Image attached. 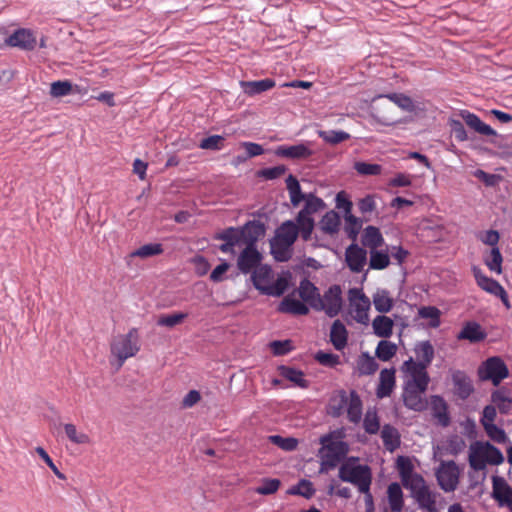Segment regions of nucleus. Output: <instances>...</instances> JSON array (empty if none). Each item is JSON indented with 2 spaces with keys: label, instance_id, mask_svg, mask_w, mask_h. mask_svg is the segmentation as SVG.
Returning a JSON list of instances; mask_svg holds the SVG:
<instances>
[{
  "label": "nucleus",
  "instance_id": "1",
  "mask_svg": "<svg viewBox=\"0 0 512 512\" xmlns=\"http://www.w3.org/2000/svg\"><path fill=\"white\" fill-rule=\"evenodd\" d=\"M265 226L257 220L248 221L242 227H229L215 235L216 240H222L219 250L225 254L235 255L237 246H256L258 240L264 236Z\"/></svg>",
  "mask_w": 512,
  "mask_h": 512
},
{
  "label": "nucleus",
  "instance_id": "2",
  "mask_svg": "<svg viewBox=\"0 0 512 512\" xmlns=\"http://www.w3.org/2000/svg\"><path fill=\"white\" fill-rule=\"evenodd\" d=\"M338 476L342 481L357 487L358 491L365 495L366 503L372 505V472L368 465L356 464L349 460L340 466Z\"/></svg>",
  "mask_w": 512,
  "mask_h": 512
},
{
  "label": "nucleus",
  "instance_id": "3",
  "mask_svg": "<svg viewBox=\"0 0 512 512\" xmlns=\"http://www.w3.org/2000/svg\"><path fill=\"white\" fill-rule=\"evenodd\" d=\"M298 237V226L288 220L283 222L276 230L271 240V250L278 261H286L290 257V248Z\"/></svg>",
  "mask_w": 512,
  "mask_h": 512
},
{
  "label": "nucleus",
  "instance_id": "4",
  "mask_svg": "<svg viewBox=\"0 0 512 512\" xmlns=\"http://www.w3.org/2000/svg\"><path fill=\"white\" fill-rule=\"evenodd\" d=\"M140 337L137 328H131L126 334H120L113 338L110 343L111 354L117 358L118 367L134 357L140 351Z\"/></svg>",
  "mask_w": 512,
  "mask_h": 512
},
{
  "label": "nucleus",
  "instance_id": "5",
  "mask_svg": "<svg viewBox=\"0 0 512 512\" xmlns=\"http://www.w3.org/2000/svg\"><path fill=\"white\" fill-rule=\"evenodd\" d=\"M323 447L320 450L321 468L320 472H327L334 469L348 452L347 444L340 440H334L332 436L326 435L321 438Z\"/></svg>",
  "mask_w": 512,
  "mask_h": 512
},
{
  "label": "nucleus",
  "instance_id": "6",
  "mask_svg": "<svg viewBox=\"0 0 512 512\" xmlns=\"http://www.w3.org/2000/svg\"><path fill=\"white\" fill-rule=\"evenodd\" d=\"M343 307L342 290L339 285H332L324 295L316 300L313 304V309L317 311H324L327 316H337Z\"/></svg>",
  "mask_w": 512,
  "mask_h": 512
},
{
  "label": "nucleus",
  "instance_id": "7",
  "mask_svg": "<svg viewBox=\"0 0 512 512\" xmlns=\"http://www.w3.org/2000/svg\"><path fill=\"white\" fill-rule=\"evenodd\" d=\"M371 116L382 125H392L397 121V111L387 95L375 96L370 104Z\"/></svg>",
  "mask_w": 512,
  "mask_h": 512
},
{
  "label": "nucleus",
  "instance_id": "8",
  "mask_svg": "<svg viewBox=\"0 0 512 512\" xmlns=\"http://www.w3.org/2000/svg\"><path fill=\"white\" fill-rule=\"evenodd\" d=\"M424 365L416 364L413 358L404 361L401 371L404 374V384L417 387L418 389H427L430 377Z\"/></svg>",
  "mask_w": 512,
  "mask_h": 512
},
{
  "label": "nucleus",
  "instance_id": "9",
  "mask_svg": "<svg viewBox=\"0 0 512 512\" xmlns=\"http://www.w3.org/2000/svg\"><path fill=\"white\" fill-rule=\"evenodd\" d=\"M348 299L351 307V315L353 319L363 325L369 323V311L371 308L370 299L361 289L352 288L348 292Z\"/></svg>",
  "mask_w": 512,
  "mask_h": 512
},
{
  "label": "nucleus",
  "instance_id": "10",
  "mask_svg": "<svg viewBox=\"0 0 512 512\" xmlns=\"http://www.w3.org/2000/svg\"><path fill=\"white\" fill-rule=\"evenodd\" d=\"M407 488L411 490L421 509L427 512H436V495L423 477H415Z\"/></svg>",
  "mask_w": 512,
  "mask_h": 512
},
{
  "label": "nucleus",
  "instance_id": "11",
  "mask_svg": "<svg viewBox=\"0 0 512 512\" xmlns=\"http://www.w3.org/2000/svg\"><path fill=\"white\" fill-rule=\"evenodd\" d=\"M481 380H490L497 386L509 375L508 368L500 357H490L478 369Z\"/></svg>",
  "mask_w": 512,
  "mask_h": 512
},
{
  "label": "nucleus",
  "instance_id": "12",
  "mask_svg": "<svg viewBox=\"0 0 512 512\" xmlns=\"http://www.w3.org/2000/svg\"><path fill=\"white\" fill-rule=\"evenodd\" d=\"M460 470L454 461H442L436 471L438 484L445 492H453L459 484Z\"/></svg>",
  "mask_w": 512,
  "mask_h": 512
},
{
  "label": "nucleus",
  "instance_id": "13",
  "mask_svg": "<svg viewBox=\"0 0 512 512\" xmlns=\"http://www.w3.org/2000/svg\"><path fill=\"white\" fill-rule=\"evenodd\" d=\"M491 495L499 507H506L510 512H512V487L503 477H492Z\"/></svg>",
  "mask_w": 512,
  "mask_h": 512
},
{
  "label": "nucleus",
  "instance_id": "14",
  "mask_svg": "<svg viewBox=\"0 0 512 512\" xmlns=\"http://www.w3.org/2000/svg\"><path fill=\"white\" fill-rule=\"evenodd\" d=\"M262 259L263 256L257 246H245L237 258V268L243 274L251 273L261 265Z\"/></svg>",
  "mask_w": 512,
  "mask_h": 512
},
{
  "label": "nucleus",
  "instance_id": "15",
  "mask_svg": "<svg viewBox=\"0 0 512 512\" xmlns=\"http://www.w3.org/2000/svg\"><path fill=\"white\" fill-rule=\"evenodd\" d=\"M427 389H418L414 386L403 384L402 398L404 405L414 411H422L425 409L427 402L424 394Z\"/></svg>",
  "mask_w": 512,
  "mask_h": 512
},
{
  "label": "nucleus",
  "instance_id": "16",
  "mask_svg": "<svg viewBox=\"0 0 512 512\" xmlns=\"http://www.w3.org/2000/svg\"><path fill=\"white\" fill-rule=\"evenodd\" d=\"M345 261L354 273H360L367 261V252L356 243L349 245L345 251Z\"/></svg>",
  "mask_w": 512,
  "mask_h": 512
},
{
  "label": "nucleus",
  "instance_id": "17",
  "mask_svg": "<svg viewBox=\"0 0 512 512\" xmlns=\"http://www.w3.org/2000/svg\"><path fill=\"white\" fill-rule=\"evenodd\" d=\"M6 43L11 47H18L23 50H33L36 46V38L28 29H18L8 36Z\"/></svg>",
  "mask_w": 512,
  "mask_h": 512
},
{
  "label": "nucleus",
  "instance_id": "18",
  "mask_svg": "<svg viewBox=\"0 0 512 512\" xmlns=\"http://www.w3.org/2000/svg\"><path fill=\"white\" fill-rule=\"evenodd\" d=\"M312 154V150L303 143L292 146L281 145L275 149L276 156L295 160L307 159Z\"/></svg>",
  "mask_w": 512,
  "mask_h": 512
},
{
  "label": "nucleus",
  "instance_id": "19",
  "mask_svg": "<svg viewBox=\"0 0 512 512\" xmlns=\"http://www.w3.org/2000/svg\"><path fill=\"white\" fill-rule=\"evenodd\" d=\"M395 369H383L379 375V383L376 389L378 398L383 399L389 397L396 385Z\"/></svg>",
  "mask_w": 512,
  "mask_h": 512
},
{
  "label": "nucleus",
  "instance_id": "20",
  "mask_svg": "<svg viewBox=\"0 0 512 512\" xmlns=\"http://www.w3.org/2000/svg\"><path fill=\"white\" fill-rule=\"evenodd\" d=\"M455 394L461 399H467L473 392V385L470 378L462 371H455L452 374Z\"/></svg>",
  "mask_w": 512,
  "mask_h": 512
},
{
  "label": "nucleus",
  "instance_id": "21",
  "mask_svg": "<svg viewBox=\"0 0 512 512\" xmlns=\"http://www.w3.org/2000/svg\"><path fill=\"white\" fill-rule=\"evenodd\" d=\"M461 116L467 126L484 136H495L496 131L484 123L476 114L469 111H462Z\"/></svg>",
  "mask_w": 512,
  "mask_h": 512
},
{
  "label": "nucleus",
  "instance_id": "22",
  "mask_svg": "<svg viewBox=\"0 0 512 512\" xmlns=\"http://www.w3.org/2000/svg\"><path fill=\"white\" fill-rule=\"evenodd\" d=\"M251 279L254 287L264 294L272 279V269L268 265H260L252 272Z\"/></svg>",
  "mask_w": 512,
  "mask_h": 512
},
{
  "label": "nucleus",
  "instance_id": "23",
  "mask_svg": "<svg viewBox=\"0 0 512 512\" xmlns=\"http://www.w3.org/2000/svg\"><path fill=\"white\" fill-rule=\"evenodd\" d=\"M330 341L338 351H341L347 345L348 331L339 319L335 320L331 326Z\"/></svg>",
  "mask_w": 512,
  "mask_h": 512
},
{
  "label": "nucleus",
  "instance_id": "24",
  "mask_svg": "<svg viewBox=\"0 0 512 512\" xmlns=\"http://www.w3.org/2000/svg\"><path fill=\"white\" fill-rule=\"evenodd\" d=\"M240 85L245 94L255 96L274 88L276 83L273 79L265 78L257 81H241Z\"/></svg>",
  "mask_w": 512,
  "mask_h": 512
},
{
  "label": "nucleus",
  "instance_id": "25",
  "mask_svg": "<svg viewBox=\"0 0 512 512\" xmlns=\"http://www.w3.org/2000/svg\"><path fill=\"white\" fill-rule=\"evenodd\" d=\"M348 399L346 391L339 390L334 392L327 405L328 414L335 418L341 416L347 406Z\"/></svg>",
  "mask_w": 512,
  "mask_h": 512
},
{
  "label": "nucleus",
  "instance_id": "26",
  "mask_svg": "<svg viewBox=\"0 0 512 512\" xmlns=\"http://www.w3.org/2000/svg\"><path fill=\"white\" fill-rule=\"evenodd\" d=\"M472 271H473V275L475 277L476 283L481 289H483L484 291H486L494 296L497 294V292L502 291L503 287L500 285V283L498 281L486 276L480 268H478L477 266H474L472 268Z\"/></svg>",
  "mask_w": 512,
  "mask_h": 512
},
{
  "label": "nucleus",
  "instance_id": "27",
  "mask_svg": "<svg viewBox=\"0 0 512 512\" xmlns=\"http://www.w3.org/2000/svg\"><path fill=\"white\" fill-rule=\"evenodd\" d=\"M361 243L371 251L381 247L384 244V238L379 228L375 226H367L362 233Z\"/></svg>",
  "mask_w": 512,
  "mask_h": 512
},
{
  "label": "nucleus",
  "instance_id": "28",
  "mask_svg": "<svg viewBox=\"0 0 512 512\" xmlns=\"http://www.w3.org/2000/svg\"><path fill=\"white\" fill-rule=\"evenodd\" d=\"M486 338V333L476 322L466 323L457 335L458 340H468L471 343H477Z\"/></svg>",
  "mask_w": 512,
  "mask_h": 512
},
{
  "label": "nucleus",
  "instance_id": "29",
  "mask_svg": "<svg viewBox=\"0 0 512 512\" xmlns=\"http://www.w3.org/2000/svg\"><path fill=\"white\" fill-rule=\"evenodd\" d=\"M278 311L291 315H307L309 313V308L303 302L294 299L291 296H286L280 302Z\"/></svg>",
  "mask_w": 512,
  "mask_h": 512
},
{
  "label": "nucleus",
  "instance_id": "30",
  "mask_svg": "<svg viewBox=\"0 0 512 512\" xmlns=\"http://www.w3.org/2000/svg\"><path fill=\"white\" fill-rule=\"evenodd\" d=\"M431 407L433 416L438 420L439 424L447 427L450 424V417L446 401L441 396H432Z\"/></svg>",
  "mask_w": 512,
  "mask_h": 512
},
{
  "label": "nucleus",
  "instance_id": "31",
  "mask_svg": "<svg viewBox=\"0 0 512 512\" xmlns=\"http://www.w3.org/2000/svg\"><path fill=\"white\" fill-rule=\"evenodd\" d=\"M383 445L389 452H394L401 444L398 430L390 424H385L381 430Z\"/></svg>",
  "mask_w": 512,
  "mask_h": 512
},
{
  "label": "nucleus",
  "instance_id": "32",
  "mask_svg": "<svg viewBox=\"0 0 512 512\" xmlns=\"http://www.w3.org/2000/svg\"><path fill=\"white\" fill-rule=\"evenodd\" d=\"M393 327V320L385 315H378L372 321L373 332L380 338H389L393 333Z\"/></svg>",
  "mask_w": 512,
  "mask_h": 512
},
{
  "label": "nucleus",
  "instance_id": "33",
  "mask_svg": "<svg viewBox=\"0 0 512 512\" xmlns=\"http://www.w3.org/2000/svg\"><path fill=\"white\" fill-rule=\"evenodd\" d=\"M348 420L354 424L358 423L362 417V400L355 390H352L349 394L347 406Z\"/></svg>",
  "mask_w": 512,
  "mask_h": 512
},
{
  "label": "nucleus",
  "instance_id": "34",
  "mask_svg": "<svg viewBox=\"0 0 512 512\" xmlns=\"http://www.w3.org/2000/svg\"><path fill=\"white\" fill-rule=\"evenodd\" d=\"M375 309L379 313H388L394 306V300L386 289H378L372 296Z\"/></svg>",
  "mask_w": 512,
  "mask_h": 512
},
{
  "label": "nucleus",
  "instance_id": "35",
  "mask_svg": "<svg viewBox=\"0 0 512 512\" xmlns=\"http://www.w3.org/2000/svg\"><path fill=\"white\" fill-rule=\"evenodd\" d=\"M415 354L417 357L416 364L424 365L428 367L434 359V347L430 341H421L415 346Z\"/></svg>",
  "mask_w": 512,
  "mask_h": 512
},
{
  "label": "nucleus",
  "instance_id": "36",
  "mask_svg": "<svg viewBox=\"0 0 512 512\" xmlns=\"http://www.w3.org/2000/svg\"><path fill=\"white\" fill-rule=\"evenodd\" d=\"M487 464L499 465L504 461L502 452L489 442H477Z\"/></svg>",
  "mask_w": 512,
  "mask_h": 512
},
{
  "label": "nucleus",
  "instance_id": "37",
  "mask_svg": "<svg viewBox=\"0 0 512 512\" xmlns=\"http://www.w3.org/2000/svg\"><path fill=\"white\" fill-rule=\"evenodd\" d=\"M387 497L392 512H401L404 507L403 492L401 486L394 482L388 486Z\"/></svg>",
  "mask_w": 512,
  "mask_h": 512
},
{
  "label": "nucleus",
  "instance_id": "38",
  "mask_svg": "<svg viewBox=\"0 0 512 512\" xmlns=\"http://www.w3.org/2000/svg\"><path fill=\"white\" fill-rule=\"evenodd\" d=\"M298 293L300 298L304 302H307L312 308L313 304H315L316 300L320 297L317 287L307 279L300 282Z\"/></svg>",
  "mask_w": 512,
  "mask_h": 512
},
{
  "label": "nucleus",
  "instance_id": "39",
  "mask_svg": "<svg viewBox=\"0 0 512 512\" xmlns=\"http://www.w3.org/2000/svg\"><path fill=\"white\" fill-rule=\"evenodd\" d=\"M397 468L405 487H408L415 477H421L420 475L413 473V466L410 460L404 456L398 457Z\"/></svg>",
  "mask_w": 512,
  "mask_h": 512
},
{
  "label": "nucleus",
  "instance_id": "40",
  "mask_svg": "<svg viewBox=\"0 0 512 512\" xmlns=\"http://www.w3.org/2000/svg\"><path fill=\"white\" fill-rule=\"evenodd\" d=\"M279 372L283 378L289 380L298 387L307 388L309 386V382L304 378V373L300 370L288 366H281L279 368Z\"/></svg>",
  "mask_w": 512,
  "mask_h": 512
},
{
  "label": "nucleus",
  "instance_id": "41",
  "mask_svg": "<svg viewBox=\"0 0 512 512\" xmlns=\"http://www.w3.org/2000/svg\"><path fill=\"white\" fill-rule=\"evenodd\" d=\"M369 267L373 270H383L390 265V255L388 251L374 249L369 251Z\"/></svg>",
  "mask_w": 512,
  "mask_h": 512
},
{
  "label": "nucleus",
  "instance_id": "42",
  "mask_svg": "<svg viewBox=\"0 0 512 512\" xmlns=\"http://www.w3.org/2000/svg\"><path fill=\"white\" fill-rule=\"evenodd\" d=\"M397 352V346L391 341L381 340L375 350V355L381 361H390Z\"/></svg>",
  "mask_w": 512,
  "mask_h": 512
},
{
  "label": "nucleus",
  "instance_id": "43",
  "mask_svg": "<svg viewBox=\"0 0 512 512\" xmlns=\"http://www.w3.org/2000/svg\"><path fill=\"white\" fill-rule=\"evenodd\" d=\"M295 224L298 226V234L300 233L302 239L309 240L314 228V220L304 213H298Z\"/></svg>",
  "mask_w": 512,
  "mask_h": 512
},
{
  "label": "nucleus",
  "instance_id": "44",
  "mask_svg": "<svg viewBox=\"0 0 512 512\" xmlns=\"http://www.w3.org/2000/svg\"><path fill=\"white\" fill-rule=\"evenodd\" d=\"M357 368L361 375H372L378 370L379 365L368 353H362L357 361Z\"/></svg>",
  "mask_w": 512,
  "mask_h": 512
},
{
  "label": "nucleus",
  "instance_id": "45",
  "mask_svg": "<svg viewBox=\"0 0 512 512\" xmlns=\"http://www.w3.org/2000/svg\"><path fill=\"white\" fill-rule=\"evenodd\" d=\"M491 401L502 414H508L512 408V398L507 397L503 390L494 391Z\"/></svg>",
  "mask_w": 512,
  "mask_h": 512
},
{
  "label": "nucleus",
  "instance_id": "46",
  "mask_svg": "<svg viewBox=\"0 0 512 512\" xmlns=\"http://www.w3.org/2000/svg\"><path fill=\"white\" fill-rule=\"evenodd\" d=\"M64 431L67 438L74 444H90L91 442L89 435L78 431L76 425L72 423H66L64 425Z\"/></svg>",
  "mask_w": 512,
  "mask_h": 512
},
{
  "label": "nucleus",
  "instance_id": "47",
  "mask_svg": "<svg viewBox=\"0 0 512 512\" xmlns=\"http://www.w3.org/2000/svg\"><path fill=\"white\" fill-rule=\"evenodd\" d=\"M163 246L160 243L145 244L130 254V257L148 258L163 253Z\"/></svg>",
  "mask_w": 512,
  "mask_h": 512
},
{
  "label": "nucleus",
  "instance_id": "48",
  "mask_svg": "<svg viewBox=\"0 0 512 512\" xmlns=\"http://www.w3.org/2000/svg\"><path fill=\"white\" fill-rule=\"evenodd\" d=\"M345 226L344 230L347 236L352 240L356 241L359 231L362 227V221L354 216L352 213L344 215Z\"/></svg>",
  "mask_w": 512,
  "mask_h": 512
},
{
  "label": "nucleus",
  "instance_id": "49",
  "mask_svg": "<svg viewBox=\"0 0 512 512\" xmlns=\"http://www.w3.org/2000/svg\"><path fill=\"white\" fill-rule=\"evenodd\" d=\"M318 136L322 138L326 143L336 145L350 139V134L345 131L336 130H319Z\"/></svg>",
  "mask_w": 512,
  "mask_h": 512
},
{
  "label": "nucleus",
  "instance_id": "50",
  "mask_svg": "<svg viewBox=\"0 0 512 512\" xmlns=\"http://www.w3.org/2000/svg\"><path fill=\"white\" fill-rule=\"evenodd\" d=\"M387 98L392 102L393 106H398L404 111L412 112L415 109L413 100L403 93H390Z\"/></svg>",
  "mask_w": 512,
  "mask_h": 512
},
{
  "label": "nucleus",
  "instance_id": "51",
  "mask_svg": "<svg viewBox=\"0 0 512 512\" xmlns=\"http://www.w3.org/2000/svg\"><path fill=\"white\" fill-rule=\"evenodd\" d=\"M187 316L188 314L183 312L164 314L159 316L157 325L161 327L173 328L181 324L187 318Z\"/></svg>",
  "mask_w": 512,
  "mask_h": 512
},
{
  "label": "nucleus",
  "instance_id": "52",
  "mask_svg": "<svg viewBox=\"0 0 512 512\" xmlns=\"http://www.w3.org/2000/svg\"><path fill=\"white\" fill-rule=\"evenodd\" d=\"M340 218L337 213L327 212L321 220V228L324 232L334 234L339 230Z\"/></svg>",
  "mask_w": 512,
  "mask_h": 512
},
{
  "label": "nucleus",
  "instance_id": "53",
  "mask_svg": "<svg viewBox=\"0 0 512 512\" xmlns=\"http://www.w3.org/2000/svg\"><path fill=\"white\" fill-rule=\"evenodd\" d=\"M325 207V203L321 198L314 196L313 194L306 195L305 206L299 213H304L311 217L313 213L322 210Z\"/></svg>",
  "mask_w": 512,
  "mask_h": 512
},
{
  "label": "nucleus",
  "instance_id": "54",
  "mask_svg": "<svg viewBox=\"0 0 512 512\" xmlns=\"http://www.w3.org/2000/svg\"><path fill=\"white\" fill-rule=\"evenodd\" d=\"M358 208L360 213L363 215L366 221L370 220V215L374 213L377 209L375 196L374 195H366L364 198H361L358 201Z\"/></svg>",
  "mask_w": 512,
  "mask_h": 512
},
{
  "label": "nucleus",
  "instance_id": "55",
  "mask_svg": "<svg viewBox=\"0 0 512 512\" xmlns=\"http://www.w3.org/2000/svg\"><path fill=\"white\" fill-rule=\"evenodd\" d=\"M418 314L421 318L430 319V327L437 328L440 326V315L441 312L437 307L424 306L418 310Z\"/></svg>",
  "mask_w": 512,
  "mask_h": 512
},
{
  "label": "nucleus",
  "instance_id": "56",
  "mask_svg": "<svg viewBox=\"0 0 512 512\" xmlns=\"http://www.w3.org/2000/svg\"><path fill=\"white\" fill-rule=\"evenodd\" d=\"M281 486L279 479L275 478H264L261 481V485L255 488V492L260 495H272L278 491Z\"/></svg>",
  "mask_w": 512,
  "mask_h": 512
},
{
  "label": "nucleus",
  "instance_id": "57",
  "mask_svg": "<svg viewBox=\"0 0 512 512\" xmlns=\"http://www.w3.org/2000/svg\"><path fill=\"white\" fill-rule=\"evenodd\" d=\"M268 440L277 447L285 451H293L297 448L298 440L293 437H282L280 435H271Z\"/></svg>",
  "mask_w": 512,
  "mask_h": 512
},
{
  "label": "nucleus",
  "instance_id": "58",
  "mask_svg": "<svg viewBox=\"0 0 512 512\" xmlns=\"http://www.w3.org/2000/svg\"><path fill=\"white\" fill-rule=\"evenodd\" d=\"M502 255L498 247H493L490 251L489 257L485 259L487 267L498 274L502 272Z\"/></svg>",
  "mask_w": 512,
  "mask_h": 512
},
{
  "label": "nucleus",
  "instance_id": "59",
  "mask_svg": "<svg viewBox=\"0 0 512 512\" xmlns=\"http://www.w3.org/2000/svg\"><path fill=\"white\" fill-rule=\"evenodd\" d=\"M469 464L471 468L476 471H481L486 468L487 462L482 456L477 442L471 447V452L469 454Z\"/></svg>",
  "mask_w": 512,
  "mask_h": 512
},
{
  "label": "nucleus",
  "instance_id": "60",
  "mask_svg": "<svg viewBox=\"0 0 512 512\" xmlns=\"http://www.w3.org/2000/svg\"><path fill=\"white\" fill-rule=\"evenodd\" d=\"M73 87L70 81H55L51 84L50 94L52 97L58 98L67 96L72 93Z\"/></svg>",
  "mask_w": 512,
  "mask_h": 512
},
{
  "label": "nucleus",
  "instance_id": "61",
  "mask_svg": "<svg viewBox=\"0 0 512 512\" xmlns=\"http://www.w3.org/2000/svg\"><path fill=\"white\" fill-rule=\"evenodd\" d=\"M363 427L368 434H376L380 429L379 418L376 411H367L363 421Z\"/></svg>",
  "mask_w": 512,
  "mask_h": 512
},
{
  "label": "nucleus",
  "instance_id": "62",
  "mask_svg": "<svg viewBox=\"0 0 512 512\" xmlns=\"http://www.w3.org/2000/svg\"><path fill=\"white\" fill-rule=\"evenodd\" d=\"M484 431L486 432L487 436L494 442L502 444L505 443L507 440V435L505 431L498 427L497 425L493 424H485L483 426Z\"/></svg>",
  "mask_w": 512,
  "mask_h": 512
},
{
  "label": "nucleus",
  "instance_id": "63",
  "mask_svg": "<svg viewBox=\"0 0 512 512\" xmlns=\"http://www.w3.org/2000/svg\"><path fill=\"white\" fill-rule=\"evenodd\" d=\"M288 287V281L284 277H279L274 283H270L265 289L264 295L281 296Z\"/></svg>",
  "mask_w": 512,
  "mask_h": 512
},
{
  "label": "nucleus",
  "instance_id": "64",
  "mask_svg": "<svg viewBox=\"0 0 512 512\" xmlns=\"http://www.w3.org/2000/svg\"><path fill=\"white\" fill-rule=\"evenodd\" d=\"M465 448V440L458 435H453L447 440L446 449L452 455L461 453Z\"/></svg>",
  "mask_w": 512,
  "mask_h": 512
}]
</instances>
